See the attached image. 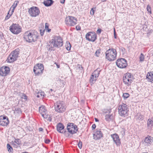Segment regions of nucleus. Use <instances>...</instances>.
Instances as JSON below:
<instances>
[{"mask_svg": "<svg viewBox=\"0 0 153 153\" xmlns=\"http://www.w3.org/2000/svg\"><path fill=\"white\" fill-rule=\"evenodd\" d=\"M62 38L59 36H55L50 41L47 46L48 50H54L55 48H59L63 45Z\"/></svg>", "mask_w": 153, "mask_h": 153, "instance_id": "1", "label": "nucleus"}, {"mask_svg": "<svg viewBox=\"0 0 153 153\" xmlns=\"http://www.w3.org/2000/svg\"><path fill=\"white\" fill-rule=\"evenodd\" d=\"M39 34L35 30L26 32L25 33L24 38L29 42H34L38 38Z\"/></svg>", "mask_w": 153, "mask_h": 153, "instance_id": "2", "label": "nucleus"}, {"mask_svg": "<svg viewBox=\"0 0 153 153\" xmlns=\"http://www.w3.org/2000/svg\"><path fill=\"white\" fill-rule=\"evenodd\" d=\"M118 109V113L120 116L125 117L128 115L129 108L126 104L122 103L120 105Z\"/></svg>", "mask_w": 153, "mask_h": 153, "instance_id": "3", "label": "nucleus"}, {"mask_svg": "<svg viewBox=\"0 0 153 153\" xmlns=\"http://www.w3.org/2000/svg\"><path fill=\"white\" fill-rule=\"evenodd\" d=\"M117 54L116 51L115 49H109L106 52V58L110 61H113L116 59Z\"/></svg>", "mask_w": 153, "mask_h": 153, "instance_id": "4", "label": "nucleus"}, {"mask_svg": "<svg viewBox=\"0 0 153 153\" xmlns=\"http://www.w3.org/2000/svg\"><path fill=\"white\" fill-rule=\"evenodd\" d=\"M55 110L59 113L64 112L66 109L65 103L62 101H58L54 104Z\"/></svg>", "mask_w": 153, "mask_h": 153, "instance_id": "5", "label": "nucleus"}, {"mask_svg": "<svg viewBox=\"0 0 153 153\" xmlns=\"http://www.w3.org/2000/svg\"><path fill=\"white\" fill-rule=\"evenodd\" d=\"M19 54L18 50L16 49L12 51L8 57L7 61V62H12L16 61Z\"/></svg>", "mask_w": 153, "mask_h": 153, "instance_id": "6", "label": "nucleus"}, {"mask_svg": "<svg viewBox=\"0 0 153 153\" xmlns=\"http://www.w3.org/2000/svg\"><path fill=\"white\" fill-rule=\"evenodd\" d=\"M100 70V69L98 68L92 74L90 80V83L91 85L93 84L97 79V78L99 75Z\"/></svg>", "mask_w": 153, "mask_h": 153, "instance_id": "7", "label": "nucleus"}, {"mask_svg": "<svg viewBox=\"0 0 153 153\" xmlns=\"http://www.w3.org/2000/svg\"><path fill=\"white\" fill-rule=\"evenodd\" d=\"M65 24L69 26H74L76 23L77 19L74 17L68 16L65 19Z\"/></svg>", "mask_w": 153, "mask_h": 153, "instance_id": "8", "label": "nucleus"}, {"mask_svg": "<svg viewBox=\"0 0 153 153\" xmlns=\"http://www.w3.org/2000/svg\"><path fill=\"white\" fill-rule=\"evenodd\" d=\"M28 12L30 16L32 17H35L38 16L40 12L38 7H33L29 9Z\"/></svg>", "mask_w": 153, "mask_h": 153, "instance_id": "9", "label": "nucleus"}, {"mask_svg": "<svg viewBox=\"0 0 153 153\" xmlns=\"http://www.w3.org/2000/svg\"><path fill=\"white\" fill-rule=\"evenodd\" d=\"M133 76L131 73H126L123 78L124 83L127 85H130L132 82V79Z\"/></svg>", "mask_w": 153, "mask_h": 153, "instance_id": "10", "label": "nucleus"}, {"mask_svg": "<svg viewBox=\"0 0 153 153\" xmlns=\"http://www.w3.org/2000/svg\"><path fill=\"white\" fill-rule=\"evenodd\" d=\"M67 128L68 131L72 134L76 133L78 130L77 126L73 123H68Z\"/></svg>", "mask_w": 153, "mask_h": 153, "instance_id": "11", "label": "nucleus"}, {"mask_svg": "<svg viewBox=\"0 0 153 153\" xmlns=\"http://www.w3.org/2000/svg\"><path fill=\"white\" fill-rule=\"evenodd\" d=\"M44 69V68L43 65L39 64L34 66L33 71L36 75H39L43 73Z\"/></svg>", "mask_w": 153, "mask_h": 153, "instance_id": "12", "label": "nucleus"}, {"mask_svg": "<svg viewBox=\"0 0 153 153\" xmlns=\"http://www.w3.org/2000/svg\"><path fill=\"white\" fill-rule=\"evenodd\" d=\"M10 29L12 33L15 34L19 33L22 30L21 27L17 24H13L10 27Z\"/></svg>", "mask_w": 153, "mask_h": 153, "instance_id": "13", "label": "nucleus"}, {"mask_svg": "<svg viewBox=\"0 0 153 153\" xmlns=\"http://www.w3.org/2000/svg\"><path fill=\"white\" fill-rule=\"evenodd\" d=\"M116 64L117 67L121 68H125L127 65L126 60L123 58L118 59L116 62Z\"/></svg>", "mask_w": 153, "mask_h": 153, "instance_id": "14", "label": "nucleus"}, {"mask_svg": "<svg viewBox=\"0 0 153 153\" xmlns=\"http://www.w3.org/2000/svg\"><path fill=\"white\" fill-rule=\"evenodd\" d=\"M64 126L61 123H59L57 125L56 128L57 131L60 133H65V135L66 137H69V135L67 132L64 129Z\"/></svg>", "mask_w": 153, "mask_h": 153, "instance_id": "15", "label": "nucleus"}, {"mask_svg": "<svg viewBox=\"0 0 153 153\" xmlns=\"http://www.w3.org/2000/svg\"><path fill=\"white\" fill-rule=\"evenodd\" d=\"M10 71V68L7 67L3 66L0 69V75L5 76L9 74Z\"/></svg>", "mask_w": 153, "mask_h": 153, "instance_id": "16", "label": "nucleus"}, {"mask_svg": "<svg viewBox=\"0 0 153 153\" xmlns=\"http://www.w3.org/2000/svg\"><path fill=\"white\" fill-rule=\"evenodd\" d=\"M96 35L94 33L89 32L86 35V39L89 41L94 42L96 39Z\"/></svg>", "mask_w": 153, "mask_h": 153, "instance_id": "17", "label": "nucleus"}, {"mask_svg": "<svg viewBox=\"0 0 153 153\" xmlns=\"http://www.w3.org/2000/svg\"><path fill=\"white\" fill-rule=\"evenodd\" d=\"M9 123L8 118L6 116H0V125L3 126H6Z\"/></svg>", "mask_w": 153, "mask_h": 153, "instance_id": "18", "label": "nucleus"}, {"mask_svg": "<svg viewBox=\"0 0 153 153\" xmlns=\"http://www.w3.org/2000/svg\"><path fill=\"white\" fill-rule=\"evenodd\" d=\"M111 110H107L103 111L104 113L105 114V119L108 121H110L113 118L112 114L111 113Z\"/></svg>", "mask_w": 153, "mask_h": 153, "instance_id": "19", "label": "nucleus"}, {"mask_svg": "<svg viewBox=\"0 0 153 153\" xmlns=\"http://www.w3.org/2000/svg\"><path fill=\"white\" fill-rule=\"evenodd\" d=\"M115 143L117 146H119L121 142L119 137L117 134H114L111 135Z\"/></svg>", "mask_w": 153, "mask_h": 153, "instance_id": "20", "label": "nucleus"}, {"mask_svg": "<svg viewBox=\"0 0 153 153\" xmlns=\"http://www.w3.org/2000/svg\"><path fill=\"white\" fill-rule=\"evenodd\" d=\"M102 137V134L100 130L96 129V132L93 134V138L95 140L100 139Z\"/></svg>", "mask_w": 153, "mask_h": 153, "instance_id": "21", "label": "nucleus"}, {"mask_svg": "<svg viewBox=\"0 0 153 153\" xmlns=\"http://www.w3.org/2000/svg\"><path fill=\"white\" fill-rule=\"evenodd\" d=\"M153 142L152 137L150 136L146 137L144 140V144L146 146L150 145Z\"/></svg>", "mask_w": 153, "mask_h": 153, "instance_id": "22", "label": "nucleus"}, {"mask_svg": "<svg viewBox=\"0 0 153 153\" xmlns=\"http://www.w3.org/2000/svg\"><path fill=\"white\" fill-rule=\"evenodd\" d=\"M135 119L138 122H140L144 119V116L140 113H138L135 115Z\"/></svg>", "mask_w": 153, "mask_h": 153, "instance_id": "23", "label": "nucleus"}, {"mask_svg": "<svg viewBox=\"0 0 153 153\" xmlns=\"http://www.w3.org/2000/svg\"><path fill=\"white\" fill-rule=\"evenodd\" d=\"M12 145L14 147L17 148L18 147L20 144L21 142L19 139H15L14 141H12Z\"/></svg>", "mask_w": 153, "mask_h": 153, "instance_id": "24", "label": "nucleus"}, {"mask_svg": "<svg viewBox=\"0 0 153 153\" xmlns=\"http://www.w3.org/2000/svg\"><path fill=\"white\" fill-rule=\"evenodd\" d=\"M146 78L148 79L149 82H152L153 81V72L148 73Z\"/></svg>", "mask_w": 153, "mask_h": 153, "instance_id": "25", "label": "nucleus"}, {"mask_svg": "<svg viewBox=\"0 0 153 153\" xmlns=\"http://www.w3.org/2000/svg\"><path fill=\"white\" fill-rule=\"evenodd\" d=\"M39 111L42 116L43 114H45L46 112L47 111L45 109V107L42 106L39 108Z\"/></svg>", "mask_w": 153, "mask_h": 153, "instance_id": "26", "label": "nucleus"}, {"mask_svg": "<svg viewBox=\"0 0 153 153\" xmlns=\"http://www.w3.org/2000/svg\"><path fill=\"white\" fill-rule=\"evenodd\" d=\"M42 117L47 120L49 121H51L52 118L51 115L47 114L46 113L45 114H43Z\"/></svg>", "mask_w": 153, "mask_h": 153, "instance_id": "27", "label": "nucleus"}, {"mask_svg": "<svg viewBox=\"0 0 153 153\" xmlns=\"http://www.w3.org/2000/svg\"><path fill=\"white\" fill-rule=\"evenodd\" d=\"M53 3V1L52 0H46L44 1L43 3L45 6L48 7L51 5Z\"/></svg>", "mask_w": 153, "mask_h": 153, "instance_id": "28", "label": "nucleus"}, {"mask_svg": "<svg viewBox=\"0 0 153 153\" xmlns=\"http://www.w3.org/2000/svg\"><path fill=\"white\" fill-rule=\"evenodd\" d=\"M147 124L148 126L151 128L153 125V122L151 120L149 119L147 121Z\"/></svg>", "mask_w": 153, "mask_h": 153, "instance_id": "29", "label": "nucleus"}, {"mask_svg": "<svg viewBox=\"0 0 153 153\" xmlns=\"http://www.w3.org/2000/svg\"><path fill=\"white\" fill-rule=\"evenodd\" d=\"M19 3V1H15L13 4V5L12 6V7H13V9L12 10V12H14V9H15V8L17 6L18 4Z\"/></svg>", "mask_w": 153, "mask_h": 153, "instance_id": "30", "label": "nucleus"}, {"mask_svg": "<svg viewBox=\"0 0 153 153\" xmlns=\"http://www.w3.org/2000/svg\"><path fill=\"white\" fill-rule=\"evenodd\" d=\"M14 113L15 114H19L21 113L20 109L18 107H16L14 110Z\"/></svg>", "mask_w": 153, "mask_h": 153, "instance_id": "31", "label": "nucleus"}, {"mask_svg": "<svg viewBox=\"0 0 153 153\" xmlns=\"http://www.w3.org/2000/svg\"><path fill=\"white\" fill-rule=\"evenodd\" d=\"M7 148L8 149V151L9 152H12L13 151V148L9 144H7Z\"/></svg>", "mask_w": 153, "mask_h": 153, "instance_id": "32", "label": "nucleus"}, {"mask_svg": "<svg viewBox=\"0 0 153 153\" xmlns=\"http://www.w3.org/2000/svg\"><path fill=\"white\" fill-rule=\"evenodd\" d=\"M71 44L67 42L65 45V47L67 50L68 51L70 50L71 49Z\"/></svg>", "mask_w": 153, "mask_h": 153, "instance_id": "33", "label": "nucleus"}, {"mask_svg": "<svg viewBox=\"0 0 153 153\" xmlns=\"http://www.w3.org/2000/svg\"><path fill=\"white\" fill-rule=\"evenodd\" d=\"M129 96V94L127 93H124L123 94V97L124 98L126 99Z\"/></svg>", "mask_w": 153, "mask_h": 153, "instance_id": "34", "label": "nucleus"}, {"mask_svg": "<svg viewBox=\"0 0 153 153\" xmlns=\"http://www.w3.org/2000/svg\"><path fill=\"white\" fill-rule=\"evenodd\" d=\"M144 56L143 54L141 53L140 57V61L141 62L143 61L144 60Z\"/></svg>", "mask_w": 153, "mask_h": 153, "instance_id": "35", "label": "nucleus"}, {"mask_svg": "<svg viewBox=\"0 0 153 153\" xmlns=\"http://www.w3.org/2000/svg\"><path fill=\"white\" fill-rule=\"evenodd\" d=\"M13 13V12H12V11L11 13H10V14H9V15H7L5 17V20H7L8 19H9V18L10 17V16Z\"/></svg>", "mask_w": 153, "mask_h": 153, "instance_id": "36", "label": "nucleus"}, {"mask_svg": "<svg viewBox=\"0 0 153 153\" xmlns=\"http://www.w3.org/2000/svg\"><path fill=\"white\" fill-rule=\"evenodd\" d=\"M100 53V51L99 50H98L96 51V52L95 53V56H97V57L99 56Z\"/></svg>", "mask_w": 153, "mask_h": 153, "instance_id": "37", "label": "nucleus"}, {"mask_svg": "<svg viewBox=\"0 0 153 153\" xmlns=\"http://www.w3.org/2000/svg\"><path fill=\"white\" fill-rule=\"evenodd\" d=\"M78 146L79 148L81 149L82 146V142L81 141H79L78 143Z\"/></svg>", "mask_w": 153, "mask_h": 153, "instance_id": "38", "label": "nucleus"}, {"mask_svg": "<svg viewBox=\"0 0 153 153\" xmlns=\"http://www.w3.org/2000/svg\"><path fill=\"white\" fill-rule=\"evenodd\" d=\"M147 9L148 12L150 13H151V7H150V6H149V5H148L147 7Z\"/></svg>", "mask_w": 153, "mask_h": 153, "instance_id": "39", "label": "nucleus"}, {"mask_svg": "<svg viewBox=\"0 0 153 153\" xmlns=\"http://www.w3.org/2000/svg\"><path fill=\"white\" fill-rule=\"evenodd\" d=\"M40 35H41V36H42L44 34L45 30H40Z\"/></svg>", "mask_w": 153, "mask_h": 153, "instance_id": "40", "label": "nucleus"}, {"mask_svg": "<svg viewBox=\"0 0 153 153\" xmlns=\"http://www.w3.org/2000/svg\"><path fill=\"white\" fill-rule=\"evenodd\" d=\"M90 14L92 15H93L94 13V10H93V9H92L90 11Z\"/></svg>", "mask_w": 153, "mask_h": 153, "instance_id": "41", "label": "nucleus"}, {"mask_svg": "<svg viewBox=\"0 0 153 153\" xmlns=\"http://www.w3.org/2000/svg\"><path fill=\"white\" fill-rule=\"evenodd\" d=\"M101 29H98L97 31V33L99 34H100L101 33Z\"/></svg>", "mask_w": 153, "mask_h": 153, "instance_id": "42", "label": "nucleus"}, {"mask_svg": "<svg viewBox=\"0 0 153 153\" xmlns=\"http://www.w3.org/2000/svg\"><path fill=\"white\" fill-rule=\"evenodd\" d=\"M96 126L95 124H93L92 126V128L93 129H95V128H96Z\"/></svg>", "mask_w": 153, "mask_h": 153, "instance_id": "43", "label": "nucleus"}, {"mask_svg": "<svg viewBox=\"0 0 153 153\" xmlns=\"http://www.w3.org/2000/svg\"><path fill=\"white\" fill-rule=\"evenodd\" d=\"M50 142V140L49 139H47L45 141V142L46 143H48Z\"/></svg>", "mask_w": 153, "mask_h": 153, "instance_id": "44", "label": "nucleus"}, {"mask_svg": "<svg viewBox=\"0 0 153 153\" xmlns=\"http://www.w3.org/2000/svg\"><path fill=\"white\" fill-rule=\"evenodd\" d=\"M22 97V98L24 99H27V97L26 95H25L24 94L23 95Z\"/></svg>", "mask_w": 153, "mask_h": 153, "instance_id": "45", "label": "nucleus"}, {"mask_svg": "<svg viewBox=\"0 0 153 153\" xmlns=\"http://www.w3.org/2000/svg\"><path fill=\"white\" fill-rule=\"evenodd\" d=\"M45 28L47 30V29L48 28V24L47 23H46L45 24Z\"/></svg>", "mask_w": 153, "mask_h": 153, "instance_id": "46", "label": "nucleus"}, {"mask_svg": "<svg viewBox=\"0 0 153 153\" xmlns=\"http://www.w3.org/2000/svg\"><path fill=\"white\" fill-rule=\"evenodd\" d=\"M76 28L77 30H79L80 29V27L79 26H76Z\"/></svg>", "mask_w": 153, "mask_h": 153, "instance_id": "47", "label": "nucleus"}, {"mask_svg": "<svg viewBox=\"0 0 153 153\" xmlns=\"http://www.w3.org/2000/svg\"><path fill=\"white\" fill-rule=\"evenodd\" d=\"M39 94L40 95L41 97L42 96L43 97L44 96V93L43 92H40V93L39 92Z\"/></svg>", "mask_w": 153, "mask_h": 153, "instance_id": "48", "label": "nucleus"}, {"mask_svg": "<svg viewBox=\"0 0 153 153\" xmlns=\"http://www.w3.org/2000/svg\"><path fill=\"white\" fill-rule=\"evenodd\" d=\"M65 0H60V3L62 4H63L65 3Z\"/></svg>", "mask_w": 153, "mask_h": 153, "instance_id": "49", "label": "nucleus"}, {"mask_svg": "<svg viewBox=\"0 0 153 153\" xmlns=\"http://www.w3.org/2000/svg\"><path fill=\"white\" fill-rule=\"evenodd\" d=\"M37 97H41L40 95L39 94V92L38 93V95H37Z\"/></svg>", "mask_w": 153, "mask_h": 153, "instance_id": "50", "label": "nucleus"}, {"mask_svg": "<svg viewBox=\"0 0 153 153\" xmlns=\"http://www.w3.org/2000/svg\"><path fill=\"white\" fill-rule=\"evenodd\" d=\"M55 64L56 65L57 67V68H60V65H58L56 63H55Z\"/></svg>", "mask_w": 153, "mask_h": 153, "instance_id": "51", "label": "nucleus"}, {"mask_svg": "<svg viewBox=\"0 0 153 153\" xmlns=\"http://www.w3.org/2000/svg\"><path fill=\"white\" fill-rule=\"evenodd\" d=\"M43 130V129L42 128H39V131H42Z\"/></svg>", "mask_w": 153, "mask_h": 153, "instance_id": "52", "label": "nucleus"}, {"mask_svg": "<svg viewBox=\"0 0 153 153\" xmlns=\"http://www.w3.org/2000/svg\"><path fill=\"white\" fill-rule=\"evenodd\" d=\"M2 33L1 32H0V39L2 37Z\"/></svg>", "mask_w": 153, "mask_h": 153, "instance_id": "53", "label": "nucleus"}, {"mask_svg": "<svg viewBox=\"0 0 153 153\" xmlns=\"http://www.w3.org/2000/svg\"><path fill=\"white\" fill-rule=\"evenodd\" d=\"M95 120L96 122H98L99 121V120L97 118H95Z\"/></svg>", "mask_w": 153, "mask_h": 153, "instance_id": "54", "label": "nucleus"}, {"mask_svg": "<svg viewBox=\"0 0 153 153\" xmlns=\"http://www.w3.org/2000/svg\"><path fill=\"white\" fill-rule=\"evenodd\" d=\"M51 31V29H48V32H50Z\"/></svg>", "mask_w": 153, "mask_h": 153, "instance_id": "55", "label": "nucleus"}, {"mask_svg": "<svg viewBox=\"0 0 153 153\" xmlns=\"http://www.w3.org/2000/svg\"><path fill=\"white\" fill-rule=\"evenodd\" d=\"M102 2H104L106 1V0H101Z\"/></svg>", "mask_w": 153, "mask_h": 153, "instance_id": "56", "label": "nucleus"}, {"mask_svg": "<svg viewBox=\"0 0 153 153\" xmlns=\"http://www.w3.org/2000/svg\"><path fill=\"white\" fill-rule=\"evenodd\" d=\"M122 50L123 51L125 50V49L124 48H122Z\"/></svg>", "mask_w": 153, "mask_h": 153, "instance_id": "57", "label": "nucleus"}, {"mask_svg": "<svg viewBox=\"0 0 153 153\" xmlns=\"http://www.w3.org/2000/svg\"><path fill=\"white\" fill-rule=\"evenodd\" d=\"M10 10H9V11L8 12V13H7V14L8 15H9V14H10Z\"/></svg>", "mask_w": 153, "mask_h": 153, "instance_id": "58", "label": "nucleus"}, {"mask_svg": "<svg viewBox=\"0 0 153 153\" xmlns=\"http://www.w3.org/2000/svg\"><path fill=\"white\" fill-rule=\"evenodd\" d=\"M115 34H116V32H115V29H114V35H115Z\"/></svg>", "mask_w": 153, "mask_h": 153, "instance_id": "59", "label": "nucleus"}, {"mask_svg": "<svg viewBox=\"0 0 153 153\" xmlns=\"http://www.w3.org/2000/svg\"><path fill=\"white\" fill-rule=\"evenodd\" d=\"M114 38H115V39L116 38V36L115 35H114Z\"/></svg>", "mask_w": 153, "mask_h": 153, "instance_id": "60", "label": "nucleus"}, {"mask_svg": "<svg viewBox=\"0 0 153 153\" xmlns=\"http://www.w3.org/2000/svg\"><path fill=\"white\" fill-rule=\"evenodd\" d=\"M28 153V152H25V153Z\"/></svg>", "mask_w": 153, "mask_h": 153, "instance_id": "61", "label": "nucleus"}, {"mask_svg": "<svg viewBox=\"0 0 153 153\" xmlns=\"http://www.w3.org/2000/svg\"><path fill=\"white\" fill-rule=\"evenodd\" d=\"M51 91H52V90L51 89Z\"/></svg>", "mask_w": 153, "mask_h": 153, "instance_id": "62", "label": "nucleus"}]
</instances>
